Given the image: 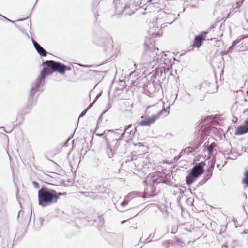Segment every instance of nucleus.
Segmentation results:
<instances>
[{
	"instance_id": "1",
	"label": "nucleus",
	"mask_w": 248,
	"mask_h": 248,
	"mask_svg": "<svg viewBox=\"0 0 248 248\" xmlns=\"http://www.w3.org/2000/svg\"><path fill=\"white\" fill-rule=\"evenodd\" d=\"M172 58L163 52H160L154 45H150L145 47L140 63L146 68L169 69L172 66Z\"/></svg>"
},
{
	"instance_id": "2",
	"label": "nucleus",
	"mask_w": 248,
	"mask_h": 248,
	"mask_svg": "<svg viewBox=\"0 0 248 248\" xmlns=\"http://www.w3.org/2000/svg\"><path fill=\"white\" fill-rule=\"evenodd\" d=\"M64 194V193L57 192L53 189L41 188L38 193L39 205L45 207L56 203L60 196Z\"/></svg>"
},
{
	"instance_id": "3",
	"label": "nucleus",
	"mask_w": 248,
	"mask_h": 248,
	"mask_svg": "<svg viewBox=\"0 0 248 248\" xmlns=\"http://www.w3.org/2000/svg\"><path fill=\"white\" fill-rule=\"evenodd\" d=\"M177 19L176 16L172 13H167L165 11H160V14L156 18V22H153L150 23V30L149 32L152 37H156V36H159V34L158 32H154V31L156 30V28H158L159 25H160L161 28H164L165 26L164 25L163 22H165V23L171 24L173 22L176 20Z\"/></svg>"
},
{
	"instance_id": "4",
	"label": "nucleus",
	"mask_w": 248,
	"mask_h": 248,
	"mask_svg": "<svg viewBox=\"0 0 248 248\" xmlns=\"http://www.w3.org/2000/svg\"><path fill=\"white\" fill-rule=\"evenodd\" d=\"M43 65L46 66V67H44L42 70L46 76L50 75L54 72H58L63 75L66 71H70L71 70L70 67L53 60H46L43 63Z\"/></svg>"
},
{
	"instance_id": "5",
	"label": "nucleus",
	"mask_w": 248,
	"mask_h": 248,
	"mask_svg": "<svg viewBox=\"0 0 248 248\" xmlns=\"http://www.w3.org/2000/svg\"><path fill=\"white\" fill-rule=\"evenodd\" d=\"M205 163L201 162L196 163L191 170L190 173L186 177V182L187 185L192 184L193 182L203 172Z\"/></svg>"
},
{
	"instance_id": "6",
	"label": "nucleus",
	"mask_w": 248,
	"mask_h": 248,
	"mask_svg": "<svg viewBox=\"0 0 248 248\" xmlns=\"http://www.w3.org/2000/svg\"><path fill=\"white\" fill-rule=\"evenodd\" d=\"M46 75L44 72L42 70L40 76L36 79L35 81L32 83L31 90L30 91V95L31 97H33L34 94L40 91L41 87H42L45 82V78Z\"/></svg>"
},
{
	"instance_id": "7",
	"label": "nucleus",
	"mask_w": 248,
	"mask_h": 248,
	"mask_svg": "<svg viewBox=\"0 0 248 248\" xmlns=\"http://www.w3.org/2000/svg\"><path fill=\"white\" fill-rule=\"evenodd\" d=\"M165 108L159 110L156 114H154L151 117H148L145 119L141 121L139 124L142 126H150L153 124L162 115L163 116H166L168 114Z\"/></svg>"
},
{
	"instance_id": "8",
	"label": "nucleus",
	"mask_w": 248,
	"mask_h": 248,
	"mask_svg": "<svg viewBox=\"0 0 248 248\" xmlns=\"http://www.w3.org/2000/svg\"><path fill=\"white\" fill-rule=\"evenodd\" d=\"M117 131H114L112 130H108V132L110 133V137L113 139L111 143L109 145L111 150H112V148L114 149L118 147L117 144L118 141L121 140L123 137L122 133H120L119 131H121L120 130L117 129Z\"/></svg>"
},
{
	"instance_id": "9",
	"label": "nucleus",
	"mask_w": 248,
	"mask_h": 248,
	"mask_svg": "<svg viewBox=\"0 0 248 248\" xmlns=\"http://www.w3.org/2000/svg\"><path fill=\"white\" fill-rule=\"evenodd\" d=\"M164 0H149L146 5L145 10H150L154 8L161 9L164 4Z\"/></svg>"
},
{
	"instance_id": "10",
	"label": "nucleus",
	"mask_w": 248,
	"mask_h": 248,
	"mask_svg": "<svg viewBox=\"0 0 248 248\" xmlns=\"http://www.w3.org/2000/svg\"><path fill=\"white\" fill-rule=\"evenodd\" d=\"M207 33V32H204L201 34L196 36L193 45V46L199 47L201 46L202 44L203 41Z\"/></svg>"
},
{
	"instance_id": "11",
	"label": "nucleus",
	"mask_w": 248,
	"mask_h": 248,
	"mask_svg": "<svg viewBox=\"0 0 248 248\" xmlns=\"http://www.w3.org/2000/svg\"><path fill=\"white\" fill-rule=\"evenodd\" d=\"M247 132H248V119L245 121L244 125L237 127L235 132V134L240 135L247 133Z\"/></svg>"
},
{
	"instance_id": "12",
	"label": "nucleus",
	"mask_w": 248,
	"mask_h": 248,
	"mask_svg": "<svg viewBox=\"0 0 248 248\" xmlns=\"http://www.w3.org/2000/svg\"><path fill=\"white\" fill-rule=\"evenodd\" d=\"M32 43L33 46L37 51V52L41 56H46L47 55L46 51L36 41L34 40H32Z\"/></svg>"
},
{
	"instance_id": "13",
	"label": "nucleus",
	"mask_w": 248,
	"mask_h": 248,
	"mask_svg": "<svg viewBox=\"0 0 248 248\" xmlns=\"http://www.w3.org/2000/svg\"><path fill=\"white\" fill-rule=\"evenodd\" d=\"M140 0H130L129 3H126L123 8V12L126 11L127 8H129L131 5L137 6L140 4Z\"/></svg>"
},
{
	"instance_id": "14",
	"label": "nucleus",
	"mask_w": 248,
	"mask_h": 248,
	"mask_svg": "<svg viewBox=\"0 0 248 248\" xmlns=\"http://www.w3.org/2000/svg\"><path fill=\"white\" fill-rule=\"evenodd\" d=\"M44 219L43 217H40L38 220H36L34 223V227L36 229H39L43 224Z\"/></svg>"
},
{
	"instance_id": "15",
	"label": "nucleus",
	"mask_w": 248,
	"mask_h": 248,
	"mask_svg": "<svg viewBox=\"0 0 248 248\" xmlns=\"http://www.w3.org/2000/svg\"><path fill=\"white\" fill-rule=\"evenodd\" d=\"M101 95V94L99 93L98 95H97L95 98V99H94V100L93 101V103H92L88 107L85 109L84 110L81 114L80 115H79V119H80L81 117H82L83 116H84L87 111V110L89 108H90V107H92V106L95 103V102L98 99V98Z\"/></svg>"
},
{
	"instance_id": "16",
	"label": "nucleus",
	"mask_w": 248,
	"mask_h": 248,
	"mask_svg": "<svg viewBox=\"0 0 248 248\" xmlns=\"http://www.w3.org/2000/svg\"><path fill=\"white\" fill-rule=\"evenodd\" d=\"M142 80L143 78L140 77L137 78L136 79L131 80V85L140 87V84L141 83Z\"/></svg>"
},
{
	"instance_id": "17",
	"label": "nucleus",
	"mask_w": 248,
	"mask_h": 248,
	"mask_svg": "<svg viewBox=\"0 0 248 248\" xmlns=\"http://www.w3.org/2000/svg\"><path fill=\"white\" fill-rule=\"evenodd\" d=\"M132 126L131 125H128L124 130V132H122V134L124 136L126 133L129 134L130 135L133 134L134 132H132V130L131 129Z\"/></svg>"
},
{
	"instance_id": "18",
	"label": "nucleus",
	"mask_w": 248,
	"mask_h": 248,
	"mask_svg": "<svg viewBox=\"0 0 248 248\" xmlns=\"http://www.w3.org/2000/svg\"><path fill=\"white\" fill-rule=\"evenodd\" d=\"M243 182L247 186H248V171L245 172V178L243 180Z\"/></svg>"
},
{
	"instance_id": "19",
	"label": "nucleus",
	"mask_w": 248,
	"mask_h": 248,
	"mask_svg": "<svg viewBox=\"0 0 248 248\" xmlns=\"http://www.w3.org/2000/svg\"><path fill=\"white\" fill-rule=\"evenodd\" d=\"M241 40V39H237L236 40H235L233 42V44L232 45L230 46L229 47V49H232L240 41V40Z\"/></svg>"
},
{
	"instance_id": "20",
	"label": "nucleus",
	"mask_w": 248,
	"mask_h": 248,
	"mask_svg": "<svg viewBox=\"0 0 248 248\" xmlns=\"http://www.w3.org/2000/svg\"><path fill=\"white\" fill-rule=\"evenodd\" d=\"M214 148V144H211L207 147L206 150L208 151L209 153L211 154L213 152Z\"/></svg>"
},
{
	"instance_id": "21",
	"label": "nucleus",
	"mask_w": 248,
	"mask_h": 248,
	"mask_svg": "<svg viewBox=\"0 0 248 248\" xmlns=\"http://www.w3.org/2000/svg\"><path fill=\"white\" fill-rule=\"evenodd\" d=\"M99 2L97 0H94L92 4V10L94 11L95 7L96 8L98 5Z\"/></svg>"
},
{
	"instance_id": "22",
	"label": "nucleus",
	"mask_w": 248,
	"mask_h": 248,
	"mask_svg": "<svg viewBox=\"0 0 248 248\" xmlns=\"http://www.w3.org/2000/svg\"><path fill=\"white\" fill-rule=\"evenodd\" d=\"M121 0H114L113 3L115 6L116 9L118 8V5L120 4Z\"/></svg>"
},
{
	"instance_id": "23",
	"label": "nucleus",
	"mask_w": 248,
	"mask_h": 248,
	"mask_svg": "<svg viewBox=\"0 0 248 248\" xmlns=\"http://www.w3.org/2000/svg\"><path fill=\"white\" fill-rule=\"evenodd\" d=\"M128 204V202L124 200L121 204V207H123Z\"/></svg>"
},
{
	"instance_id": "24",
	"label": "nucleus",
	"mask_w": 248,
	"mask_h": 248,
	"mask_svg": "<svg viewBox=\"0 0 248 248\" xmlns=\"http://www.w3.org/2000/svg\"><path fill=\"white\" fill-rule=\"evenodd\" d=\"M157 108V106H149L147 108V111L148 110H149V109H153V110H155L156 109V108Z\"/></svg>"
},
{
	"instance_id": "25",
	"label": "nucleus",
	"mask_w": 248,
	"mask_h": 248,
	"mask_svg": "<svg viewBox=\"0 0 248 248\" xmlns=\"http://www.w3.org/2000/svg\"><path fill=\"white\" fill-rule=\"evenodd\" d=\"M33 185L35 188H39L38 184L36 182L33 181Z\"/></svg>"
},
{
	"instance_id": "26",
	"label": "nucleus",
	"mask_w": 248,
	"mask_h": 248,
	"mask_svg": "<svg viewBox=\"0 0 248 248\" xmlns=\"http://www.w3.org/2000/svg\"><path fill=\"white\" fill-rule=\"evenodd\" d=\"M245 27L248 29V19H246V23L245 25Z\"/></svg>"
},
{
	"instance_id": "27",
	"label": "nucleus",
	"mask_w": 248,
	"mask_h": 248,
	"mask_svg": "<svg viewBox=\"0 0 248 248\" xmlns=\"http://www.w3.org/2000/svg\"><path fill=\"white\" fill-rule=\"evenodd\" d=\"M3 17L4 18H5L6 20H7L8 21L10 22H12V23H14V22H15V21H12V20H10V19H8V18H7L6 17H5V16H3Z\"/></svg>"
},
{
	"instance_id": "28",
	"label": "nucleus",
	"mask_w": 248,
	"mask_h": 248,
	"mask_svg": "<svg viewBox=\"0 0 248 248\" xmlns=\"http://www.w3.org/2000/svg\"><path fill=\"white\" fill-rule=\"evenodd\" d=\"M177 231V229H172L171 231V233L173 234H175L176 233V232Z\"/></svg>"
},
{
	"instance_id": "29",
	"label": "nucleus",
	"mask_w": 248,
	"mask_h": 248,
	"mask_svg": "<svg viewBox=\"0 0 248 248\" xmlns=\"http://www.w3.org/2000/svg\"><path fill=\"white\" fill-rule=\"evenodd\" d=\"M133 13H134V12H132L131 13H127V12H125V15H131V14H132Z\"/></svg>"
},
{
	"instance_id": "30",
	"label": "nucleus",
	"mask_w": 248,
	"mask_h": 248,
	"mask_svg": "<svg viewBox=\"0 0 248 248\" xmlns=\"http://www.w3.org/2000/svg\"><path fill=\"white\" fill-rule=\"evenodd\" d=\"M246 38H248V35H246L245 36H244L243 37V39H245Z\"/></svg>"
},
{
	"instance_id": "31",
	"label": "nucleus",
	"mask_w": 248,
	"mask_h": 248,
	"mask_svg": "<svg viewBox=\"0 0 248 248\" xmlns=\"http://www.w3.org/2000/svg\"><path fill=\"white\" fill-rule=\"evenodd\" d=\"M203 86V84L201 85V88H200V89H202V86Z\"/></svg>"
},
{
	"instance_id": "32",
	"label": "nucleus",
	"mask_w": 248,
	"mask_h": 248,
	"mask_svg": "<svg viewBox=\"0 0 248 248\" xmlns=\"http://www.w3.org/2000/svg\"><path fill=\"white\" fill-rule=\"evenodd\" d=\"M125 222V221H122V223H124Z\"/></svg>"
},
{
	"instance_id": "33",
	"label": "nucleus",
	"mask_w": 248,
	"mask_h": 248,
	"mask_svg": "<svg viewBox=\"0 0 248 248\" xmlns=\"http://www.w3.org/2000/svg\"><path fill=\"white\" fill-rule=\"evenodd\" d=\"M118 210H119V211H121V212H122V211H122V210H121V209H118Z\"/></svg>"
},
{
	"instance_id": "34",
	"label": "nucleus",
	"mask_w": 248,
	"mask_h": 248,
	"mask_svg": "<svg viewBox=\"0 0 248 248\" xmlns=\"http://www.w3.org/2000/svg\"><path fill=\"white\" fill-rule=\"evenodd\" d=\"M134 66L136 67H137V65L136 64H134Z\"/></svg>"
},
{
	"instance_id": "35",
	"label": "nucleus",
	"mask_w": 248,
	"mask_h": 248,
	"mask_svg": "<svg viewBox=\"0 0 248 248\" xmlns=\"http://www.w3.org/2000/svg\"><path fill=\"white\" fill-rule=\"evenodd\" d=\"M2 211V210L1 209H0V213Z\"/></svg>"
},
{
	"instance_id": "36",
	"label": "nucleus",
	"mask_w": 248,
	"mask_h": 248,
	"mask_svg": "<svg viewBox=\"0 0 248 248\" xmlns=\"http://www.w3.org/2000/svg\"><path fill=\"white\" fill-rule=\"evenodd\" d=\"M154 11H155H155H158V10H154Z\"/></svg>"
}]
</instances>
